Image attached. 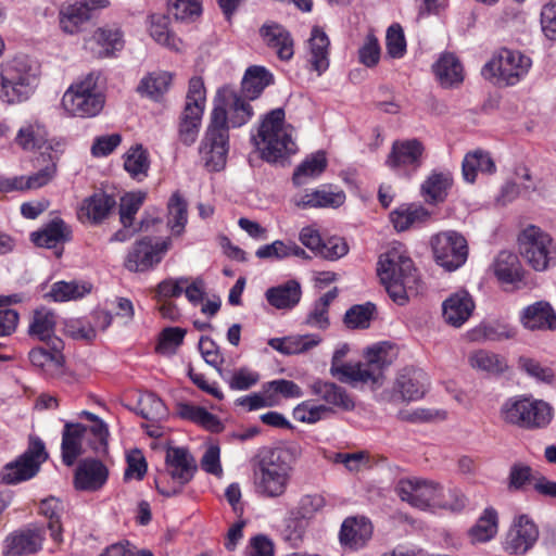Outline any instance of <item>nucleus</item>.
Returning a JSON list of instances; mask_svg holds the SVG:
<instances>
[{
	"mask_svg": "<svg viewBox=\"0 0 556 556\" xmlns=\"http://www.w3.org/2000/svg\"><path fill=\"white\" fill-rule=\"evenodd\" d=\"M452 185L453 177L450 172L433 170L421 184V195L429 204L441 203L446 199Z\"/></svg>",
	"mask_w": 556,
	"mask_h": 556,
	"instance_id": "36",
	"label": "nucleus"
},
{
	"mask_svg": "<svg viewBox=\"0 0 556 556\" xmlns=\"http://www.w3.org/2000/svg\"><path fill=\"white\" fill-rule=\"evenodd\" d=\"M173 75L166 71L152 72L142 77L137 91L152 100H160L169 89Z\"/></svg>",
	"mask_w": 556,
	"mask_h": 556,
	"instance_id": "46",
	"label": "nucleus"
},
{
	"mask_svg": "<svg viewBox=\"0 0 556 556\" xmlns=\"http://www.w3.org/2000/svg\"><path fill=\"white\" fill-rule=\"evenodd\" d=\"M48 129L38 118L26 121L18 129L15 142L25 151L41 150L43 148L52 150V154H58L62 150V143L48 139Z\"/></svg>",
	"mask_w": 556,
	"mask_h": 556,
	"instance_id": "19",
	"label": "nucleus"
},
{
	"mask_svg": "<svg viewBox=\"0 0 556 556\" xmlns=\"http://www.w3.org/2000/svg\"><path fill=\"white\" fill-rule=\"evenodd\" d=\"M146 199V192L127 193L122 198L119 206L121 223L124 227H131L132 220Z\"/></svg>",
	"mask_w": 556,
	"mask_h": 556,
	"instance_id": "63",
	"label": "nucleus"
},
{
	"mask_svg": "<svg viewBox=\"0 0 556 556\" xmlns=\"http://www.w3.org/2000/svg\"><path fill=\"white\" fill-rule=\"evenodd\" d=\"M345 201L343 191H330L327 188L315 189L304 193L295 201L298 207H339Z\"/></svg>",
	"mask_w": 556,
	"mask_h": 556,
	"instance_id": "44",
	"label": "nucleus"
},
{
	"mask_svg": "<svg viewBox=\"0 0 556 556\" xmlns=\"http://www.w3.org/2000/svg\"><path fill=\"white\" fill-rule=\"evenodd\" d=\"M302 296L301 285L294 280L268 288L265 292L267 302L277 309H292Z\"/></svg>",
	"mask_w": 556,
	"mask_h": 556,
	"instance_id": "31",
	"label": "nucleus"
},
{
	"mask_svg": "<svg viewBox=\"0 0 556 556\" xmlns=\"http://www.w3.org/2000/svg\"><path fill=\"white\" fill-rule=\"evenodd\" d=\"M349 351L346 344L337 349L332 355L330 372L341 381L357 384H370L376 388L381 384L383 370L390 365L387 350L377 344L367 349L365 362L356 364H340Z\"/></svg>",
	"mask_w": 556,
	"mask_h": 556,
	"instance_id": "4",
	"label": "nucleus"
},
{
	"mask_svg": "<svg viewBox=\"0 0 556 556\" xmlns=\"http://www.w3.org/2000/svg\"><path fill=\"white\" fill-rule=\"evenodd\" d=\"M273 83L274 76L267 68L258 65L250 66L242 78V96L248 100H254Z\"/></svg>",
	"mask_w": 556,
	"mask_h": 556,
	"instance_id": "39",
	"label": "nucleus"
},
{
	"mask_svg": "<svg viewBox=\"0 0 556 556\" xmlns=\"http://www.w3.org/2000/svg\"><path fill=\"white\" fill-rule=\"evenodd\" d=\"M47 348H34L29 352L30 363L42 370L54 374L61 370L64 364L62 354L63 342L61 339H53V342H45Z\"/></svg>",
	"mask_w": 556,
	"mask_h": 556,
	"instance_id": "28",
	"label": "nucleus"
},
{
	"mask_svg": "<svg viewBox=\"0 0 556 556\" xmlns=\"http://www.w3.org/2000/svg\"><path fill=\"white\" fill-rule=\"evenodd\" d=\"M168 24V17L163 14L150 15V35L157 43L172 50L180 51L182 42L179 38L169 31Z\"/></svg>",
	"mask_w": 556,
	"mask_h": 556,
	"instance_id": "52",
	"label": "nucleus"
},
{
	"mask_svg": "<svg viewBox=\"0 0 556 556\" xmlns=\"http://www.w3.org/2000/svg\"><path fill=\"white\" fill-rule=\"evenodd\" d=\"M493 271L502 283L514 285L522 280V266L515 253L502 251L493 263Z\"/></svg>",
	"mask_w": 556,
	"mask_h": 556,
	"instance_id": "41",
	"label": "nucleus"
},
{
	"mask_svg": "<svg viewBox=\"0 0 556 556\" xmlns=\"http://www.w3.org/2000/svg\"><path fill=\"white\" fill-rule=\"evenodd\" d=\"M47 458L43 442L39 438H30L27 450L15 460L2 467L0 482L10 485L34 478Z\"/></svg>",
	"mask_w": 556,
	"mask_h": 556,
	"instance_id": "11",
	"label": "nucleus"
},
{
	"mask_svg": "<svg viewBox=\"0 0 556 556\" xmlns=\"http://www.w3.org/2000/svg\"><path fill=\"white\" fill-rule=\"evenodd\" d=\"M176 413L180 418L190 420L211 432H219L224 428L216 415L201 406L189 403H178L176 405Z\"/></svg>",
	"mask_w": 556,
	"mask_h": 556,
	"instance_id": "42",
	"label": "nucleus"
},
{
	"mask_svg": "<svg viewBox=\"0 0 556 556\" xmlns=\"http://www.w3.org/2000/svg\"><path fill=\"white\" fill-rule=\"evenodd\" d=\"M186 330L179 327L165 328L161 334L156 345V351L163 355H172L178 346L182 344Z\"/></svg>",
	"mask_w": 556,
	"mask_h": 556,
	"instance_id": "64",
	"label": "nucleus"
},
{
	"mask_svg": "<svg viewBox=\"0 0 556 556\" xmlns=\"http://www.w3.org/2000/svg\"><path fill=\"white\" fill-rule=\"evenodd\" d=\"M396 494L403 502L420 510L435 509L442 484L421 477L401 478L395 485Z\"/></svg>",
	"mask_w": 556,
	"mask_h": 556,
	"instance_id": "12",
	"label": "nucleus"
},
{
	"mask_svg": "<svg viewBox=\"0 0 556 556\" xmlns=\"http://www.w3.org/2000/svg\"><path fill=\"white\" fill-rule=\"evenodd\" d=\"M109 0H72L65 3L59 13L61 29L70 35L78 33L92 16V11L104 9Z\"/></svg>",
	"mask_w": 556,
	"mask_h": 556,
	"instance_id": "18",
	"label": "nucleus"
},
{
	"mask_svg": "<svg viewBox=\"0 0 556 556\" xmlns=\"http://www.w3.org/2000/svg\"><path fill=\"white\" fill-rule=\"evenodd\" d=\"M46 538V527L37 523L10 533L3 541L4 556H24L39 552Z\"/></svg>",
	"mask_w": 556,
	"mask_h": 556,
	"instance_id": "17",
	"label": "nucleus"
},
{
	"mask_svg": "<svg viewBox=\"0 0 556 556\" xmlns=\"http://www.w3.org/2000/svg\"><path fill=\"white\" fill-rule=\"evenodd\" d=\"M472 341H501L514 336L513 331L505 325L498 323H483L468 332Z\"/></svg>",
	"mask_w": 556,
	"mask_h": 556,
	"instance_id": "58",
	"label": "nucleus"
},
{
	"mask_svg": "<svg viewBox=\"0 0 556 556\" xmlns=\"http://www.w3.org/2000/svg\"><path fill=\"white\" fill-rule=\"evenodd\" d=\"M432 71L439 84L444 87H454L464 80V68L457 56L446 52L440 55L432 65Z\"/></svg>",
	"mask_w": 556,
	"mask_h": 556,
	"instance_id": "32",
	"label": "nucleus"
},
{
	"mask_svg": "<svg viewBox=\"0 0 556 556\" xmlns=\"http://www.w3.org/2000/svg\"><path fill=\"white\" fill-rule=\"evenodd\" d=\"M497 531V511L493 507H486L470 528L468 534L472 543H486L496 535Z\"/></svg>",
	"mask_w": 556,
	"mask_h": 556,
	"instance_id": "47",
	"label": "nucleus"
},
{
	"mask_svg": "<svg viewBox=\"0 0 556 556\" xmlns=\"http://www.w3.org/2000/svg\"><path fill=\"white\" fill-rule=\"evenodd\" d=\"M63 511V503L53 496L42 500L39 506V513L49 520L47 528L51 539L56 545L63 542V527L61 523Z\"/></svg>",
	"mask_w": 556,
	"mask_h": 556,
	"instance_id": "45",
	"label": "nucleus"
},
{
	"mask_svg": "<svg viewBox=\"0 0 556 556\" xmlns=\"http://www.w3.org/2000/svg\"><path fill=\"white\" fill-rule=\"evenodd\" d=\"M109 470L98 459H84L76 468L74 485L76 490L94 492L100 490L108 481Z\"/></svg>",
	"mask_w": 556,
	"mask_h": 556,
	"instance_id": "22",
	"label": "nucleus"
},
{
	"mask_svg": "<svg viewBox=\"0 0 556 556\" xmlns=\"http://www.w3.org/2000/svg\"><path fill=\"white\" fill-rule=\"evenodd\" d=\"M377 273L388 294L399 305H404L420 291L419 275L402 244H395L380 255Z\"/></svg>",
	"mask_w": 556,
	"mask_h": 556,
	"instance_id": "1",
	"label": "nucleus"
},
{
	"mask_svg": "<svg viewBox=\"0 0 556 556\" xmlns=\"http://www.w3.org/2000/svg\"><path fill=\"white\" fill-rule=\"evenodd\" d=\"M92 291V283L81 280L56 281L48 293L55 302L76 301L85 298Z\"/></svg>",
	"mask_w": 556,
	"mask_h": 556,
	"instance_id": "48",
	"label": "nucleus"
},
{
	"mask_svg": "<svg viewBox=\"0 0 556 556\" xmlns=\"http://www.w3.org/2000/svg\"><path fill=\"white\" fill-rule=\"evenodd\" d=\"M375 313L376 305L371 302L353 305L345 312L343 321L350 329H366L370 326Z\"/></svg>",
	"mask_w": 556,
	"mask_h": 556,
	"instance_id": "57",
	"label": "nucleus"
},
{
	"mask_svg": "<svg viewBox=\"0 0 556 556\" xmlns=\"http://www.w3.org/2000/svg\"><path fill=\"white\" fill-rule=\"evenodd\" d=\"M539 534V527L530 516H516L505 535L503 548L510 555H525L535 545Z\"/></svg>",
	"mask_w": 556,
	"mask_h": 556,
	"instance_id": "16",
	"label": "nucleus"
},
{
	"mask_svg": "<svg viewBox=\"0 0 556 556\" xmlns=\"http://www.w3.org/2000/svg\"><path fill=\"white\" fill-rule=\"evenodd\" d=\"M527 409H530L529 396H514L502 405L501 417L507 424L526 429L527 422L530 421Z\"/></svg>",
	"mask_w": 556,
	"mask_h": 556,
	"instance_id": "50",
	"label": "nucleus"
},
{
	"mask_svg": "<svg viewBox=\"0 0 556 556\" xmlns=\"http://www.w3.org/2000/svg\"><path fill=\"white\" fill-rule=\"evenodd\" d=\"M172 247V239L152 242L151 238L136 241L125 258V267L130 271H146L159 264Z\"/></svg>",
	"mask_w": 556,
	"mask_h": 556,
	"instance_id": "15",
	"label": "nucleus"
},
{
	"mask_svg": "<svg viewBox=\"0 0 556 556\" xmlns=\"http://www.w3.org/2000/svg\"><path fill=\"white\" fill-rule=\"evenodd\" d=\"M529 402L530 409H528V418L530 421L527 422L526 429H540L549 425L553 418L552 406L547 402L532 396H529Z\"/></svg>",
	"mask_w": 556,
	"mask_h": 556,
	"instance_id": "59",
	"label": "nucleus"
},
{
	"mask_svg": "<svg viewBox=\"0 0 556 556\" xmlns=\"http://www.w3.org/2000/svg\"><path fill=\"white\" fill-rule=\"evenodd\" d=\"M469 365L477 370L491 375L503 374L507 369L505 357L486 350H477L468 356Z\"/></svg>",
	"mask_w": 556,
	"mask_h": 556,
	"instance_id": "51",
	"label": "nucleus"
},
{
	"mask_svg": "<svg viewBox=\"0 0 556 556\" xmlns=\"http://www.w3.org/2000/svg\"><path fill=\"white\" fill-rule=\"evenodd\" d=\"M520 324L530 331H554L556 312L547 301H536L523 307L519 314Z\"/></svg>",
	"mask_w": 556,
	"mask_h": 556,
	"instance_id": "21",
	"label": "nucleus"
},
{
	"mask_svg": "<svg viewBox=\"0 0 556 556\" xmlns=\"http://www.w3.org/2000/svg\"><path fill=\"white\" fill-rule=\"evenodd\" d=\"M371 534L372 526L368 519L351 517L346 518L341 526L340 542L352 549H358L366 544Z\"/></svg>",
	"mask_w": 556,
	"mask_h": 556,
	"instance_id": "30",
	"label": "nucleus"
},
{
	"mask_svg": "<svg viewBox=\"0 0 556 556\" xmlns=\"http://www.w3.org/2000/svg\"><path fill=\"white\" fill-rule=\"evenodd\" d=\"M124 168L131 178L142 181L150 168L149 152L142 144L130 147L124 154Z\"/></svg>",
	"mask_w": 556,
	"mask_h": 556,
	"instance_id": "49",
	"label": "nucleus"
},
{
	"mask_svg": "<svg viewBox=\"0 0 556 556\" xmlns=\"http://www.w3.org/2000/svg\"><path fill=\"white\" fill-rule=\"evenodd\" d=\"M55 323L52 311L46 307L36 309L28 326V334L42 342H53V339H59L54 336Z\"/></svg>",
	"mask_w": 556,
	"mask_h": 556,
	"instance_id": "43",
	"label": "nucleus"
},
{
	"mask_svg": "<svg viewBox=\"0 0 556 556\" xmlns=\"http://www.w3.org/2000/svg\"><path fill=\"white\" fill-rule=\"evenodd\" d=\"M424 146L417 139L395 141L387 164L391 168H418L421 165Z\"/></svg>",
	"mask_w": 556,
	"mask_h": 556,
	"instance_id": "27",
	"label": "nucleus"
},
{
	"mask_svg": "<svg viewBox=\"0 0 556 556\" xmlns=\"http://www.w3.org/2000/svg\"><path fill=\"white\" fill-rule=\"evenodd\" d=\"M223 108L226 112V118L230 114L229 123L232 127H241L247 124L252 115L253 109L238 92L231 87L224 86L218 89L214 108Z\"/></svg>",
	"mask_w": 556,
	"mask_h": 556,
	"instance_id": "20",
	"label": "nucleus"
},
{
	"mask_svg": "<svg viewBox=\"0 0 556 556\" xmlns=\"http://www.w3.org/2000/svg\"><path fill=\"white\" fill-rule=\"evenodd\" d=\"M531 66V59L520 51L502 49L482 67V75L496 79L497 84L514 86L527 76Z\"/></svg>",
	"mask_w": 556,
	"mask_h": 556,
	"instance_id": "10",
	"label": "nucleus"
},
{
	"mask_svg": "<svg viewBox=\"0 0 556 556\" xmlns=\"http://www.w3.org/2000/svg\"><path fill=\"white\" fill-rule=\"evenodd\" d=\"M255 493L265 498H277L286 494L293 466L292 455L283 447H264L252 462Z\"/></svg>",
	"mask_w": 556,
	"mask_h": 556,
	"instance_id": "2",
	"label": "nucleus"
},
{
	"mask_svg": "<svg viewBox=\"0 0 556 556\" xmlns=\"http://www.w3.org/2000/svg\"><path fill=\"white\" fill-rule=\"evenodd\" d=\"M114 205L115 200L111 195L103 192L94 193L81 202L78 217L98 224L108 217Z\"/></svg>",
	"mask_w": 556,
	"mask_h": 556,
	"instance_id": "35",
	"label": "nucleus"
},
{
	"mask_svg": "<svg viewBox=\"0 0 556 556\" xmlns=\"http://www.w3.org/2000/svg\"><path fill=\"white\" fill-rule=\"evenodd\" d=\"M431 247L435 262L450 271L463 266L468 256L466 239L453 230L432 237Z\"/></svg>",
	"mask_w": 556,
	"mask_h": 556,
	"instance_id": "14",
	"label": "nucleus"
},
{
	"mask_svg": "<svg viewBox=\"0 0 556 556\" xmlns=\"http://www.w3.org/2000/svg\"><path fill=\"white\" fill-rule=\"evenodd\" d=\"M309 391L329 405L344 410H350L354 407V402L346 391L333 382L317 379L309 384Z\"/></svg>",
	"mask_w": 556,
	"mask_h": 556,
	"instance_id": "33",
	"label": "nucleus"
},
{
	"mask_svg": "<svg viewBox=\"0 0 556 556\" xmlns=\"http://www.w3.org/2000/svg\"><path fill=\"white\" fill-rule=\"evenodd\" d=\"M58 154H48V163L29 176H24L26 190H34L48 185L56 173Z\"/></svg>",
	"mask_w": 556,
	"mask_h": 556,
	"instance_id": "62",
	"label": "nucleus"
},
{
	"mask_svg": "<svg viewBox=\"0 0 556 556\" xmlns=\"http://www.w3.org/2000/svg\"><path fill=\"white\" fill-rule=\"evenodd\" d=\"M99 77L88 74L80 80L74 81L65 90L61 106L68 116L93 117L98 115L105 103V97L98 84Z\"/></svg>",
	"mask_w": 556,
	"mask_h": 556,
	"instance_id": "7",
	"label": "nucleus"
},
{
	"mask_svg": "<svg viewBox=\"0 0 556 556\" xmlns=\"http://www.w3.org/2000/svg\"><path fill=\"white\" fill-rule=\"evenodd\" d=\"M229 152V126L225 110L213 108L210 122L199 146V155L211 172L223 169Z\"/></svg>",
	"mask_w": 556,
	"mask_h": 556,
	"instance_id": "6",
	"label": "nucleus"
},
{
	"mask_svg": "<svg viewBox=\"0 0 556 556\" xmlns=\"http://www.w3.org/2000/svg\"><path fill=\"white\" fill-rule=\"evenodd\" d=\"M165 463L169 476L180 486L188 483L197 470L195 460L186 447H168Z\"/></svg>",
	"mask_w": 556,
	"mask_h": 556,
	"instance_id": "26",
	"label": "nucleus"
},
{
	"mask_svg": "<svg viewBox=\"0 0 556 556\" xmlns=\"http://www.w3.org/2000/svg\"><path fill=\"white\" fill-rule=\"evenodd\" d=\"M327 167L326 154L317 151L307 156L294 170L292 180L296 186L306 182L308 178L319 176Z\"/></svg>",
	"mask_w": 556,
	"mask_h": 556,
	"instance_id": "53",
	"label": "nucleus"
},
{
	"mask_svg": "<svg viewBox=\"0 0 556 556\" xmlns=\"http://www.w3.org/2000/svg\"><path fill=\"white\" fill-rule=\"evenodd\" d=\"M22 302V295H1L0 296V337L11 336L17 328L18 313L15 309L7 308L11 304Z\"/></svg>",
	"mask_w": 556,
	"mask_h": 556,
	"instance_id": "56",
	"label": "nucleus"
},
{
	"mask_svg": "<svg viewBox=\"0 0 556 556\" xmlns=\"http://www.w3.org/2000/svg\"><path fill=\"white\" fill-rule=\"evenodd\" d=\"M331 413L332 409L329 406L304 401L294 408L293 416L301 422L315 424Z\"/></svg>",
	"mask_w": 556,
	"mask_h": 556,
	"instance_id": "60",
	"label": "nucleus"
},
{
	"mask_svg": "<svg viewBox=\"0 0 556 556\" xmlns=\"http://www.w3.org/2000/svg\"><path fill=\"white\" fill-rule=\"evenodd\" d=\"M71 228L61 218L51 220L41 230L30 235L31 241L40 248L52 249L71 240Z\"/></svg>",
	"mask_w": 556,
	"mask_h": 556,
	"instance_id": "38",
	"label": "nucleus"
},
{
	"mask_svg": "<svg viewBox=\"0 0 556 556\" xmlns=\"http://www.w3.org/2000/svg\"><path fill=\"white\" fill-rule=\"evenodd\" d=\"M39 71L27 58H15L3 65L0 99L9 104L26 101L38 85Z\"/></svg>",
	"mask_w": 556,
	"mask_h": 556,
	"instance_id": "5",
	"label": "nucleus"
},
{
	"mask_svg": "<svg viewBox=\"0 0 556 556\" xmlns=\"http://www.w3.org/2000/svg\"><path fill=\"white\" fill-rule=\"evenodd\" d=\"M283 109L268 112L262 119L254 142L263 160L269 163H282L298 152L294 128L285 121Z\"/></svg>",
	"mask_w": 556,
	"mask_h": 556,
	"instance_id": "3",
	"label": "nucleus"
},
{
	"mask_svg": "<svg viewBox=\"0 0 556 556\" xmlns=\"http://www.w3.org/2000/svg\"><path fill=\"white\" fill-rule=\"evenodd\" d=\"M430 217L429 212L422 206H402L390 215L394 228L399 231L407 230L409 227L421 224Z\"/></svg>",
	"mask_w": 556,
	"mask_h": 556,
	"instance_id": "54",
	"label": "nucleus"
},
{
	"mask_svg": "<svg viewBox=\"0 0 556 556\" xmlns=\"http://www.w3.org/2000/svg\"><path fill=\"white\" fill-rule=\"evenodd\" d=\"M475 302L466 290H458L442 303L444 321L455 328L462 327L472 315Z\"/></svg>",
	"mask_w": 556,
	"mask_h": 556,
	"instance_id": "23",
	"label": "nucleus"
},
{
	"mask_svg": "<svg viewBox=\"0 0 556 556\" xmlns=\"http://www.w3.org/2000/svg\"><path fill=\"white\" fill-rule=\"evenodd\" d=\"M428 388V377L415 368H404L395 377L392 388L380 393V400L388 403L418 401Z\"/></svg>",
	"mask_w": 556,
	"mask_h": 556,
	"instance_id": "13",
	"label": "nucleus"
},
{
	"mask_svg": "<svg viewBox=\"0 0 556 556\" xmlns=\"http://www.w3.org/2000/svg\"><path fill=\"white\" fill-rule=\"evenodd\" d=\"M205 102L206 91L202 78L192 77L178 124V138L185 146L193 144L198 138Z\"/></svg>",
	"mask_w": 556,
	"mask_h": 556,
	"instance_id": "9",
	"label": "nucleus"
},
{
	"mask_svg": "<svg viewBox=\"0 0 556 556\" xmlns=\"http://www.w3.org/2000/svg\"><path fill=\"white\" fill-rule=\"evenodd\" d=\"M518 250L527 264L535 271H545L556 264V242L541 227L530 224L517 238Z\"/></svg>",
	"mask_w": 556,
	"mask_h": 556,
	"instance_id": "8",
	"label": "nucleus"
},
{
	"mask_svg": "<svg viewBox=\"0 0 556 556\" xmlns=\"http://www.w3.org/2000/svg\"><path fill=\"white\" fill-rule=\"evenodd\" d=\"M85 45L94 56L106 58L123 48V35L117 28H98Z\"/></svg>",
	"mask_w": 556,
	"mask_h": 556,
	"instance_id": "29",
	"label": "nucleus"
},
{
	"mask_svg": "<svg viewBox=\"0 0 556 556\" xmlns=\"http://www.w3.org/2000/svg\"><path fill=\"white\" fill-rule=\"evenodd\" d=\"M518 368L530 378L539 382L549 383L554 379V371L551 367L543 365L535 358L520 356L517 362Z\"/></svg>",
	"mask_w": 556,
	"mask_h": 556,
	"instance_id": "61",
	"label": "nucleus"
},
{
	"mask_svg": "<svg viewBox=\"0 0 556 556\" xmlns=\"http://www.w3.org/2000/svg\"><path fill=\"white\" fill-rule=\"evenodd\" d=\"M496 165L491 155L482 150H476L465 155L462 164L463 177L466 182L473 184L478 173L492 175Z\"/></svg>",
	"mask_w": 556,
	"mask_h": 556,
	"instance_id": "40",
	"label": "nucleus"
},
{
	"mask_svg": "<svg viewBox=\"0 0 556 556\" xmlns=\"http://www.w3.org/2000/svg\"><path fill=\"white\" fill-rule=\"evenodd\" d=\"M168 219L167 226L175 236H180L188 222L187 202L179 192H175L167 203Z\"/></svg>",
	"mask_w": 556,
	"mask_h": 556,
	"instance_id": "55",
	"label": "nucleus"
},
{
	"mask_svg": "<svg viewBox=\"0 0 556 556\" xmlns=\"http://www.w3.org/2000/svg\"><path fill=\"white\" fill-rule=\"evenodd\" d=\"M321 342V337L315 333L295 334L283 338H271L268 345L283 355L301 354L312 350Z\"/></svg>",
	"mask_w": 556,
	"mask_h": 556,
	"instance_id": "34",
	"label": "nucleus"
},
{
	"mask_svg": "<svg viewBox=\"0 0 556 556\" xmlns=\"http://www.w3.org/2000/svg\"><path fill=\"white\" fill-rule=\"evenodd\" d=\"M87 427L80 424L66 422L62 433V459L66 466H72L83 453L81 442L86 435Z\"/></svg>",
	"mask_w": 556,
	"mask_h": 556,
	"instance_id": "37",
	"label": "nucleus"
},
{
	"mask_svg": "<svg viewBox=\"0 0 556 556\" xmlns=\"http://www.w3.org/2000/svg\"><path fill=\"white\" fill-rule=\"evenodd\" d=\"M266 46L273 49L279 60L290 61L294 55V41L291 34L280 24L270 22L260 28Z\"/></svg>",
	"mask_w": 556,
	"mask_h": 556,
	"instance_id": "24",
	"label": "nucleus"
},
{
	"mask_svg": "<svg viewBox=\"0 0 556 556\" xmlns=\"http://www.w3.org/2000/svg\"><path fill=\"white\" fill-rule=\"evenodd\" d=\"M307 62L311 70L316 72L318 76L325 73L330 64L329 48L330 40L325 30L319 26H314L311 30L309 38L306 41Z\"/></svg>",
	"mask_w": 556,
	"mask_h": 556,
	"instance_id": "25",
	"label": "nucleus"
}]
</instances>
